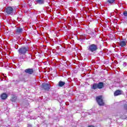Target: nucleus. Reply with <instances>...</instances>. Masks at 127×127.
Masks as SVG:
<instances>
[{
	"instance_id": "1",
	"label": "nucleus",
	"mask_w": 127,
	"mask_h": 127,
	"mask_svg": "<svg viewBox=\"0 0 127 127\" xmlns=\"http://www.w3.org/2000/svg\"><path fill=\"white\" fill-rule=\"evenodd\" d=\"M29 50V48L28 46L22 47L19 48L18 50L19 55H25Z\"/></svg>"
},
{
	"instance_id": "2",
	"label": "nucleus",
	"mask_w": 127,
	"mask_h": 127,
	"mask_svg": "<svg viewBox=\"0 0 127 127\" xmlns=\"http://www.w3.org/2000/svg\"><path fill=\"white\" fill-rule=\"evenodd\" d=\"M87 50L90 52H96L98 50V45L95 44L90 45L87 48Z\"/></svg>"
},
{
	"instance_id": "3",
	"label": "nucleus",
	"mask_w": 127,
	"mask_h": 127,
	"mask_svg": "<svg viewBox=\"0 0 127 127\" xmlns=\"http://www.w3.org/2000/svg\"><path fill=\"white\" fill-rule=\"evenodd\" d=\"M104 87V82H100L98 84L94 83L92 85V89L93 90H97V89H103Z\"/></svg>"
},
{
	"instance_id": "4",
	"label": "nucleus",
	"mask_w": 127,
	"mask_h": 127,
	"mask_svg": "<svg viewBox=\"0 0 127 127\" xmlns=\"http://www.w3.org/2000/svg\"><path fill=\"white\" fill-rule=\"evenodd\" d=\"M96 101L99 106H105V102H104V100L103 99V96H102V95L97 96L96 97Z\"/></svg>"
},
{
	"instance_id": "5",
	"label": "nucleus",
	"mask_w": 127,
	"mask_h": 127,
	"mask_svg": "<svg viewBox=\"0 0 127 127\" xmlns=\"http://www.w3.org/2000/svg\"><path fill=\"white\" fill-rule=\"evenodd\" d=\"M50 84L43 83L42 84V88L45 90V91H49L50 90Z\"/></svg>"
},
{
	"instance_id": "6",
	"label": "nucleus",
	"mask_w": 127,
	"mask_h": 127,
	"mask_svg": "<svg viewBox=\"0 0 127 127\" xmlns=\"http://www.w3.org/2000/svg\"><path fill=\"white\" fill-rule=\"evenodd\" d=\"M13 8H14L13 6V7L11 6L7 7L5 11L7 14H11L13 12Z\"/></svg>"
},
{
	"instance_id": "7",
	"label": "nucleus",
	"mask_w": 127,
	"mask_h": 127,
	"mask_svg": "<svg viewBox=\"0 0 127 127\" xmlns=\"http://www.w3.org/2000/svg\"><path fill=\"white\" fill-rule=\"evenodd\" d=\"M25 73L31 75L34 73V70L32 68H27L24 70Z\"/></svg>"
},
{
	"instance_id": "8",
	"label": "nucleus",
	"mask_w": 127,
	"mask_h": 127,
	"mask_svg": "<svg viewBox=\"0 0 127 127\" xmlns=\"http://www.w3.org/2000/svg\"><path fill=\"white\" fill-rule=\"evenodd\" d=\"M123 94V91L120 89H118L114 92V95L115 97L120 96V95Z\"/></svg>"
},
{
	"instance_id": "9",
	"label": "nucleus",
	"mask_w": 127,
	"mask_h": 127,
	"mask_svg": "<svg viewBox=\"0 0 127 127\" xmlns=\"http://www.w3.org/2000/svg\"><path fill=\"white\" fill-rule=\"evenodd\" d=\"M22 31H23V29L18 27L16 29V34H21L22 33Z\"/></svg>"
},
{
	"instance_id": "10",
	"label": "nucleus",
	"mask_w": 127,
	"mask_h": 127,
	"mask_svg": "<svg viewBox=\"0 0 127 127\" xmlns=\"http://www.w3.org/2000/svg\"><path fill=\"white\" fill-rule=\"evenodd\" d=\"M36 3L38 4H44L45 3V0H35Z\"/></svg>"
},
{
	"instance_id": "11",
	"label": "nucleus",
	"mask_w": 127,
	"mask_h": 127,
	"mask_svg": "<svg viewBox=\"0 0 127 127\" xmlns=\"http://www.w3.org/2000/svg\"><path fill=\"white\" fill-rule=\"evenodd\" d=\"M119 45L121 47H125L127 45V42L125 41H122L120 42Z\"/></svg>"
},
{
	"instance_id": "12",
	"label": "nucleus",
	"mask_w": 127,
	"mask_h": 127,
	"mask_svg": "<svg viewBox=\"0 0 127 127\" xmlns=\"http://www.w3.org/2000/svg\"><path fill=\"white\" fill-rule=\"evenodd\" d=\"M7 98V94L6 93H2L1 95V99L2 100H5Z\"/></svg>"
},
{
	"instance_id": "13",
	"label": "nucleus",
	"mask_w": 127,
	"mask_h": 127,
	"mask_svg": "<svg viewBox=\"0 0 127 127\" xmlns=\"http://www.w3.org/2000/svg\"><path fill=\"white\" fill-rule=\"evenodd\" d=\"M65 85V82L63 81H59V87H63Z\"/></svg>"
},
{
	"instance_id": "14",
	"label": "nucleus",
	"mask_w": 127,
	"mask_h": 127,
	"mask_svg": "<svg viewBox=\"0 0 127 127\" xmlns=\"http://www.w3.org/2000/svg\"><path fill=\"white\" fill-rule=\"evenodd\" d=\"M17 99V97H16V96H13L11 98V102H15V101H16V100Z\"/></svg>"
},
{
	"instance_id": "15",
	"label": "nucleus",
	"mask_w": 127,
	"mask_h": 127,
	"mask_svg": "<svg viewBox=\"0 0 127 127\" xmlns=\"http://www.w3.org/2000/svg\"><path fill=\"white\" fill-rule=\"evenodd\" d=\"M108 2L109 3H113V2H115V0H108Z\"/></svg>"
},
{
	"instance_id": "16",
	"label": "nucleus",
	"mask_w": 127,
	"mask_h": 127,
	"mask_svg": "<svg viewBox=\"0 0 127 127\" xmlns=\"http://www.w3.org/2000/svg\"><path fill=\"white\" fill-rule=\"evenodd\" d=\"M21 81H22V82H24V83H25L27 81V80H26V79H25V78L23 77V78H22V79L21 80Z\"/></svg>"
},
{
	"instance_id": "17",
	"label": "nucleus",
	"mask_w": 127,
	"mask_h": 127,
	"mask_svg": "<svg viewBox=\"0 0 127 127\" xmlns=\"http://www.w3.org/2000/svg\"><path fill=\"white\" fill-rule=\"evenodd\" d=\"M124 110H126V111H127V104H125L124 105Z\"/></svg>"
},
{
	"instance_id": "18",
	"label": "nucleus",
	"mask_w": 127,
	"mask_h": 127,
	"mask_svg": "<svg viewBox=\"0 0 127 127\" xmlns=\"http://www.w3.org/2000/svg\"><path fill=\"white\" fill-rule=\"evenodd\" d=\"M123 14L125 16H127V11H125L124 12H123Z\"/></svg>"
},
{
	"instance_id": "19",
	"label": "nucleus",
	"mask_w": 127,
	"mask_h": 127,
	"mask_svg": "<svg viewBox=\"0 0 127 127\" xmlns=\"http://www.w3.org/2000/svg\"><path fill=\"white\" fill-rule=\"evenodd\" d=\"M27 127H32V125H31L30 124H28Z\"/></svg>"
},
{
	"instance_id": "20",
	"label": "nucleus",
	"mask_w": 127,
	"mask_h": 127,
	"mask_svg": "<svg viewBox=\"0 0 127 127\" xmlns=\"http://www.w3.org/2000/svg\"><path fill=\"white\" fill-rule=\"evenodd\" d=\"M88 127H95L93 125H89L88 126Z\"/></svg>"
},
{
	"instance_id": "21",
	"label": "nucleus",
	"mask_w": 127,
	"mask_h": 127,
	"mask_svg": "<svg viewBox=\"0 0 127 127\" xmlns=\"http://www.w3.org/2000/svg\"><path fill=\"white\" fill-rule=\"evenodd\" d=\"M30 1H30V0L28 1V3H29V2H30Z\"/></svg>"
}]
</instances>
